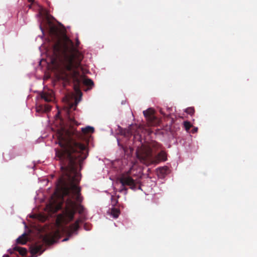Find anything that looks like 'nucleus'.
<instances>
[{
  "mask_svg": "<svg viewBox=\"0 0 257 257\" xmlns=\"http://www.w3.org/2000/svg\"><path fill=\"white\" fill-rule=\"evenodd\" d=\"M68 118L70 126L68 128L62 127L58 130L57 138L60 149H55V157L60 161L63 172L58 180L56 190L63 202L64 197H68L63 213L58 215V225L66 224L73 219L76 210L73 200L78 203H81L83 200L81 188L77 184L80 180L79 171L82 169L83 161L88 156V151L85 145L76 142V140H83L84 135L94 132V127L90 126L82 128L81 133L78 132L73 126L77 125V122L70 116Z\"/></svg>",
  "mask_w": 257,
  "mask_h": 257,
  "instance_id": "obj_1",
  "label": "nucleus"
},
{
  "mask_svg": "<svg viewBox=\"0 0 257 257\" xmlns=\"http://www.w3.org/2000/svg\"><path fill=\"white\" fill-rule=\"evenodd\" d=\"M53 42L52 52L54 58L52 62L59 60L61 61L59 77L66 83L71 80L74 83L76 91H80V85L82 81L85 85L91 87L93 81L81 75L77 70L81 66L83 58L82 54L74 47L73 42L66 35L61 36L60 30L55 26H51L49 31Z\"/></svg>",
  "mask_w": 257,
  "mask_h": 257,
  "instance_id": "obj_2",
  "label": "nucleus"
},
{
  "mask_svg": "<svg viewBox=\"0 0 257 257\" xmlns=\"http://www.w3.org/2000/svg\"><path fill=\"white\" fill-rule=\"evenodd\" d=\"M162 146L156 141H153L148 145H142L137 149V155L138 158L144 164L149 165L157 164L160 162H165L167 160V154L164 150H161L157 155L154 152L162 150Z\"/></svg>",
  "mask_w": 257,
  "mask_h": 257,
  "instance_id": "obj_3",
  "label": "nucleus"
},
{
  "mask_svg": "<svg viewBox=\"0 0 257 257\" xmlns=\"http://www.w3.org/2000/svg\"><path fill=\"white\" fill-rule=\"evenodd\" d=\"M118 181L121 184L120 188L118 191L120 193L124 192V194L127 193V188L133 190L137 189V182L128 174H122L118 178Z\"/></svg>",
  "mask_w": 257,
  "mask_h": 257,
  "instance_id": "obj_4",
  "label": "nucleus"
},
{
  "mask_svg": "<svg viewBox=\"0 0 257 257\" xmlns=\"http://www.w3.org/2000/svg\"><path fill=\"white\" fill-rule=\"evenodd\" d=\"M80 220H77L74 223L72 224L66 228V231H67L69 236H71L75 231H76L79 228V223Z\"/></svg>",
  "mask_w": 257,
  "mask_h": 257,
  "instance_id": "obj_5",
  "label": "nucleus"
},
{
  "mask_svg": "<svg viewBox=\"0 0 257 257\" xmlns=\"http://www.w3.org/2000/svg\"><path fill=\"white\" fill-rule=\"evenodd\" d=\"M143 114L146 118L151 122H153L156 119L155 116V111L153 109L150 108L143 111Z\"/></svg>",
  "mask_w": 257,
  "mask_h": 257,
  "instance_id": "obj_6",
  "label": "nucleus"
},
{
  "mask_svg": "<svg viewBox=\"0 0 257 257\" xmlns=\"http://www.w3.org/2000/svg\"><path fill=\"white\" fill-rule=\"evenodd\" d=\"M43 244H35L33 245H32L30 247V252L33 255H35L37 253H39L40 254H42L43 251H44V249H43Z\"/></svg>",
  "mask_w": 257,
  "mask_h": 257,
  "instance_id": "obj_7",
  "label": "nucleus"
},
{
  "mask_svg": "<svg viewBox=\"0 0 257 257\" xmlns=\"http://www.w3.org/2000/svg\"><path fill=\"white\" fill-rule=\"evenodd\" d=\"M41 98L43 99L46 102H50L52 101L53 99V92H43L41 94Z\"/></svg>",
  "mask_w": 257,
  "mask_h": 257,
  "instance_id": "obj_8",
  "label": "nucleus"
},
{
  "mask_svg": "<svg viewBox=\"0 0 257 257\" xmlns=\"http://www.w3.org/2000/svg\"><path fill=\"white\" fill-rule=\"evenodd\" d=\"M14 251H18L19 253L22 256H24L27 252V249L24 247H22L16 246L13 247V250L10 251V253H13Z\"/></svg>",
  "mask_w": 257,
  "mask_h": 257,
  "instance_id": "obj_9",
  "label": "nucleus"
},
{
  "mask_svg": "<svg viewBox=\"0 0 257 257\" xmlns=\"http://www.w3.org/2000/svg\"><path fill=\"white\" fill-rule=\"evenodd\" d=\"M51 109L50 107L48 105H39L36 107V111L39 113L44 112L50 110Z\"/></svg>",
  "mask_w": 257,
  "mask_h": 257,
  "instance_id": "obj_10",
  "label": "nucleus"
},
{
  "mask_svg": "<svg viewBox=\"0 0 257 257\" xmlns=\"http://www.w3.org/2000/svg\"><path fill=\"white\" fill-rule=\"evenodd\" d=\"M17 243L18 244H25L27 241V238L26 233H24L17 239Z\"/></svg>",
  "mask_w": 257,
  "mask_h": 257,
  "instance_id": "obj_11",
  "label": "nucleus"
},
{
  "mask_svg": "<svg viewBox=\"0 0 257 257\" xmlns=\"http://www.w3.org/2000/svg\"><path fill=\"white\" fill-rule=\"evenodd\" d=\"M110 214L113 218H117L120 214V210L118 208L113 207L111 209Z\"/></svg>",
  "mask_w": 257,
  "mask_h": 257,
  "instance_id": "obj_12",
  "label": "nucleus"
},
{
  "mask_svg": "<svg viewBox=\"0 0 257 257\" xmlns=\"http://www.w3.org/2000/svg\"><path fill=\"white\" fill-rule=\"evenodd\" d=\"M43 241L47 244H52L54 242V238L52 236L46 235L43 238Z\"/></svg>",
  "mask_w": 257,
  "mask_h": 257,
  "instance_id": "obj_13",
  "label": "nucleus"
},
{
  "mask_svg": "<svg viewBox=\"0 0 257 257\" xmlns=\"http://www.w3.org/2000/svg\"><path fill=\"white\" fill-rule=\"evenodd\" d=\"M169 171V169L167 167H164L160 168L159 170V174L161 176H164L167 174Z\"/></svg>",
  "mask_w": 257,
  "mask_h": 257,
  "instance_id": "obj_14",
  "label": "nucleus"
},
{
  "mask_svg": "<svg viewBox=\"0 0 257 257\" xmlns=\"http://www.w3.org/2000/svg\"><path fill=\"white\" fill-rule=\"evenodd\" d=\"M184 126L185 130L187 131H188L190 130V128L192 127V124L189 121H185L184 122Z\"/></svg>",
  "mask_w": 257,
  "mask_h": 257,
  "instance_id": "obj_15",
  "label": "nucleus"
},
{
  "mask_svg": "<svg viewBox=\"0 0 257 257\" xmlns=\"http://www.w3.org/2000/svg\"><path fill=\"white\" fill-rule=\"evenodd\" d=\"M111 205L113 207H114L115 206H116L117 203H118V200H117V198H115L113 196H111Z\"/></svg>",
  "mask_w": 257,
  "mask_h": 257,
  "instance_id": "obj_16",
  "label": "nucleus"
},
{
  "mask_svg": "<svg viewBox=\"0 0 257 257\" xmlns=\"http://www.w3.org/2000/svg\"><path fill=\"white\" fill-rule=\"evenodd\" d=\"M194 109L193 107H188L186 109L185 112L190 115L193 114L194 113Z\"/></svg>",
  "mask_w": 257,
  "mask_h": 257,
  "instance_id": "obj_17",
  "label": "nucleus"
},
{
  "mask_svg": "<svg viewBox=\"0 0 257 257\" xmlns=\"http://www.w3.org/2000/svg\"><path fill=\"white\" fill-rule=\"evenodd\" d=\"M160 113H161V114H162L164 116H166V117H170V114H167L165 113L163 111V110H162V109H160Z\"/></svg>",
  "mask_w": 257,
  "mask_h": 257,
  "instance_id": "obj_18",
  "label": "nucleus"
},
{
  "mask_svg": "<svg viewBox=\"0 0 257 257\" xmlns=\"http://www.w3.org/2000/svg\"><path fill=\"white\" fill-rule=\"evenodd\" d=\"M78 207L79 213H82L83 211V207L80 205H78Z\"/></svg>",
  "mask_w": 257,
  "mask_h": 257,
  "instance_id": "obj_19",
  "label": "nucleus"
},
{
  "mask_svg": "<svg viewBox=\"0 0 257 257\" xmlns=\"http://www.w3.org/2000/svg\"><path fill=\"white\" fill-rule=\"evenodd\" d=\"M62 203H60L57 205V208H56L57 210H60L62 208Z\"/></svg>",
  "mask_w": 257,
  "mask_h": 257,
  "instance_id": "obj_20",
  "label": "nucleus"
},
{
  "mask_svg": "<svg viewBox=\"0 0 257 257\" xmlns=\"http://www.w3.org/2000/svg\"><path fill=\"white\" fill-rule=\"evenodd\" d=\"M28 1L29 3H31V4L29 6V8H31L32 4H33L35 2V0H28Z\"/></svg>",
  "mask_w": 257,
  "mask_h": 257,
  "instance_id": "obj_21",
  "label": "nucleus"
},
{
  "mask_svg": "<svg viewBox=\"0 0 257 257\" xmlns=\"http://www.w3.org/2000/svg\"><path fill=\"white\" fill-rule=\"evenodd\" d=\"M197 130H198V128H197V127H195V128H194L192 130V133H195L197 132Z\"/></svg>",
  "mask_w": 257,
  "mask_h": 257,
  "instance_id": "obj_22",
  "label": "nucleus"
},
{
  "mask_svg": "<svg viewBox=\"0 0 257 257\" xmlns=\"http://www.w3.org/2000/svg\"><path fill=\"white\" fill-rule=\"evenodd\" d=\"M128 135H133V132L132 131L131 129H130L129 130H128Z\"/></svg>",
  "mask_w": 257,
  "mask_h": 257,
  "instance_id": "obj_23",
  "label": "nucleus"
},
{
  "mask_svg": "<svg viewBox=\"0 0 257 257\" xmlns=\"http://www.w3.org/2000/svg\"><path fill=\"white\" fill-rule=\"evenodd\" d=\"M80 44V42L78 40L76 42V45L78 46Z\"/></svg>",
  "mask_w": 257,
  "mask_h": 257,
  "instance_id": "obj_24",
  "label": "nucleus"
},
{
  "mask_svg": "<svg viewBox=\"0 0 257 257\" xmlns=\"http://www.w3.org/2000/svg\"><path fill=\"white\" fill-rule=\"evenodd\" d=\"M68 240V237H66V238L63 239V241H67Z\"/></svg>",
  "mask_w": 257,
  "mask_h": 257,
  "instance_id": "obj_25",
  "label": "nucleus"
},
{
  "mask_svg": "<svg viewBox=\"0 0 257 257\" xmlns=\"http://www.w3.org/2000/svg\"><path fill=\"white\" fill-rule=\"evenodd\" d=\"M3 257H9L8 255H4Z\"/></svg>",
  "mask_w": 257,
  "mask_h": 257,
  "instance_id": "obj_26",
  "label": "nucleus"
},
{
  "mask_svg": "<svg viewBox=\"0 0 257 257\" xmlns=\"http://www.w3.org/2000/svg\"><path fill=\"white\" fill-rule=\"evenodd\" d=\"M135 138H138V135L135 136Z\"/></svg>",
  "mask_w": 257,
  "mask_h": 257,
  "instance_id": "obj_27",
  "label": "nucleus"
}]
</instances>
